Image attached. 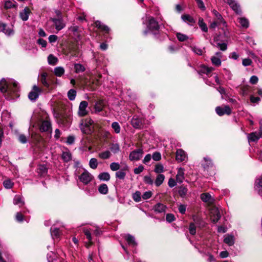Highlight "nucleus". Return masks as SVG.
I'll return each mask as SVG.
<instances>
[{
  "mask_svg": "<svg viewBox=\"0 0 262 262\" xmlns=\"http://www.w3.org/2000/svg\"><path fill=\"white\" fill-rule=\"evenodd\" d=\"M143 153V150L141 148L134 150L130 152L129 159L132 161L139 160L142 157Z\"/></svg>",
  "mask_w": 262,
  "mask_h": 262,
  "instance_id": "nucleus-4",
  "label": "nucleus"
},
{
  "mask_svg": "<svg viewBox=\"0 0 262 262\" xmlns=\"http://www.w3.org/2000/svg\"><path fill=\"white\" fill-rule=\"evenodd\" d=\"M201 199L203 202L207 203L209 205H212L214 202V199L208 193L201 194Z\"/></svg>",
  "mask_w": 262,
  "mask_h": 262,
  "instance_id": "nucleus-14",
  "label": "nucleus"
},
{
  "mask_svg": "<svg viewBox=\"0 0 262 262\" xmlns=\"http://www.w3.org/2000/svg\"><path fill=\"white\" fill-rule=\"evenodd\" d=\"M181 18L184 22L188 23L190 25H192L195 23L194 18L189 14L182 15Z\"/></svg>",
  "mask_w": 262,
  "mask_h": 262,
  "instance_id": "nucleus-21",
  "label": "nucleus"
},
{
  "mask_svg": "<svg viewBox=\"0 0 262 262\" xmlns=\"http://www.w3.org/2000/svg\"><path fill=\"white\" fill-rule=\"evenodd\" d=\"M79 179L82 183L86 185L93 179V176L87 170H84L79 177Z\"/></svg>",
  "mask_w": 262,
  "mask_h": 262,
  "instance_id": "nucleus-7",
  "label": "nucleus"
},
{
  "mask_svg": "<svg viewBox=\"0 0 262 262\" xmlns=\"http://www.w3.org/2000/svg\"><path fill=\"white\" fill-rule=\"evenodd\" d=\"M39 129L41 132H49L51 129V123L49 120L46 119L41 121Z\"/></svg>",
  "mask_w": 262,
  "mask_h": 262,
  "instance_id": "nucleus-13",
  "label": "nucleus"
},
{
  "mask_svg": "<svg viewBox=\"0 0 262 262\" xmlns=\"http://www.w3.org/2000/svg\"><path fill=\"white\" fill-rule=\"evenodd\" d=\"M204 160L205 161L206 163L203 164V166L204 168H206L208 167L209 166L212 165V161L211 160L208 158V157H205L204 158Z\"/></svg>",
  "mask_w": 262,
  "mask_h": 262,
  "instance_id": "nucleus-58",
  "label": "nucleus"
},
{
  "mask_svg": "<svg viewBox=\"0 0 262 262\" xmlns=\"http://www.w3.org/2000/svg\"><path fill=\"white\" fill-rule=\"evenodd\" d=\"M112 156L110 151L106 150L101 152L99 153L98 157L101 159L105 160L109 159Z\"/></svg>",
  "mask_w": 262,
  "mask_h": 262,
  "instance_id": "nucleus-29",
  "label": "nucleus"
},
{
  "mask_svg": "<svg viewBox=\"0 0 262 262\" xmlns=\"http://www.w3.org/2000/svg\"><path fill=\"white\" fill-rule=\"evenodd\" d=\"M38 173L41 175H43L47 173V168L44 165L39 166L38 169Z\"/></svg>",
  "mask_w": 262,
  "mask_h": 262,
  "instance_id": "nucleus-54",
  "label": "nucleus"
},
{
  "mask_svg": "<svg viewBox=\"0 0 262 262\" xmlns=\"http://www.w3.org/2000/svg\"><path fill=\"white\" fill-rule=\"evenodd\" d=\"M99 192L102 194H106L108 193V189L106 184H102L98 187Z\"/></svg>",
  "mask_w": 262,
  "mask_h": 262,
  "instance_id": "nucleus-31",
  "label": "nucleus"
},
{
  "mask_svg": "<svg viewBox=\"0 0 262 262\" xmlns=\"http://www.w3.org/2000/svg\"><path fill=\"white\" fill-rule=\"evenodd\" d=\"M152 159L155 161H158L161 159V155L159 152H155L152 156Z\"/></svg>",
  "mask_w": 262,
  "mask_h": 262,
  "instance_id": "nucleus-59",
  "label": "nucleus"
},
{
  "mask_svg": "<svg viewBox=\"0 0 262 262\" xmlns=\"http://www.w3.org/2000/svg\"><path fill=\"white\" fill-rule=\"evenodd\" d=\"M260 137L257 132H252L248 136V140L252 142H256L258 140Z\"/></svg>",
  "mask_w": 262,
  "mask_h": 262,
  "instance_id": "nucleus-26",
  "label": "nucleus"
},
{
  "mask_svg": "<svg viewBox=\"0 0 262 262\" xmlns=\"http://www.w3.org/2000/svg\"><path fill=\"white\" fill-rule=\"evenodd\" d=\"M148 28L151 31H157L159 29V26L157 21L152 17L149 16L148 17Z\"/></svg>",
  "mask_w": 262,
  "mask_h": 262,
  "instance_id": "nucleus-10",
  "label": "nucleus"
},
{
  "mask_svg": "<svg viewBox=\"0 0 262 262\" xmlns=\"http://www.w3.org/2000/svg\"><path fill=\"white\" fill-rule=\"evenodd\" d=\"M239 23L242 27L247 28L249 27V21L245 17H241L239 19Z\"/></svg>",
  "mask_w": 262,
  "mask_h": 262,
  "instance_id": "nucleus-34",
  "label": "nucleus"
},
{
  "mask_svg": "<svg viewBox=\"0 0 262 262\" xmlns=\"http://www.w3.org/2000/svg\"><path fill=\"white\" fill-rule=\"evenodd\" d=\"M48 62L50 64L55 65L58 61L57 58L53 55H50L48 58Z\"/></svg>",
  "mask_w": 262,
  "mask_h": 262,
  "instance_id": "nucleus-45",
  "label": "nucleus"
},
{
  "mask_svg": "<svg viewBox=\"0 0 262 262\" xmlns=\"http://www.w3.org/2000/svg\"><path fill=\"white\" fill-rule=\"evenodd\" d=\"M1 31L8 36H12L14 34L13 27L8 26L5 23L2 24V28L1 29Z\"/></svg>",
  "mask_w": 262,
  "mask_h": 262,
  "instance_id": "nucleus-11",
  "label": "nucleus"
},
{
  "mask_svg": "<svg viewBox=\"0 0 262 262\" xmlns=\"http://www.w3.org/2000/svg\"><path fill=\"white\" fill-rule=\"evenodd\" d=\"M152 193L151 191H148L145 192L142 195V197L144 200H147L149 199L152 196Z\"/></svg>",
  "mask_w": 262,
  "mask_h": 262,
  "instance_id": "nucleus-61",
  "label": "nucleus"
},
{
  "mask_svg": "<svg viewBox=\"0 0 262 262\" xmlns=\"http://www.w3.org/2000/svg\"><path fill=\"white\" fill-rule=\"evenodd\" d=\"M226 2L236 13H241L242 11L239 5L234 0H227Z\"/></svg>",
  "mask_w": 262,
  "mask_h": 262,
  "instance_id": "nucleus-15",
  "label": "nucleus"
},
{
  "mask_svg": "<svg viewBox=\"0 0 262 262\" xmlns=\"http://www.w3.org/2000/svg\"><path fill=\"white\" fill-rule=\"evenodd\" d=\"M11 89V84H8L6 80L4 78L2 79L0 81V91L2 93H6L8 89Z\"/></svg>",
  "mask_w": 262,
  "mask_h": 262,
  "instance_id": "nucleus-18",
  "label": "nucleus"
},
{
  "mask_svg": "<svg viewBox=\"0 0 262 262\" xmlns=\"http://www.w3.org/2000/svg\"><path fill=\"white\" fill-rule=\"evenodd\" d=\"M13 204L15 205H17L19 207H21L25 204V203L20 195H16L13 199Z\"/></svg>",
  "mask_w": 262,
  "mask_h": 262,
  "instance_id": "nucleus-25",
  "label": "nucleus"
},
{
  "mask_svg": "<svg viewBox=\"0 0 262 262\" xmlns=\"http://www.w3.org/2000/svg\"><path fill=\"white\" fill-rule=\"evenodd\" d=\"M123 237L129 246L135 247L137 246V243L136 242L134 236L128 234H125Z\"/></svg>",
  "mask_w": 262,
  "mask_h": 262,
  "instance_id": "nucleus-16",
  "label": "nucleus"
},
{
  "mask_svg": "<svg viewBox=\"0 0 262 262\" xmlns=\"http://www.w3.org/2000/svg\"><path fill=\"white\" fill-rule=\"evenodd\" d=\"M214 41L215 42L216 45H214L215 46L220 49L222 51H225L227 48V44L225 43H221L219 42H217L216 38H214Z\"/></svg>",
  "mask_w": 262,
  "mask_h": 262,
  "instance_id": "nucleus-37",
  "label": "nucleus"
},
{
  "mask_svg": "<svg viewBox=\"0 0 262 262\" xmlns=\"http://www.w3.org/2000/svg\"><path fill=\"white\" fill-rule=\"evenodd\" d=\"M176 36L178 39L180 41H184L188 39V37L186 35L181 33H177Z\"/></svg>",
  "mask_w": 262,
  "mask_h": 262,
  "instance_id": "nucleus-49",
  "label": "nucleus"
},
{
  "mask_svg": "<svg viewBox=\"0 0 262 262\" xmlns=\"http://www.w3.org/2000/svg\"><path fill=\"white\" fill-rule=\"evenodd\" d=\"M187 155L186 152L182 149L177 150L176 153V159L179 162H182L186 160Z\"/></svg>",
  "mask_w": 262,
  "mask_h": 262,
  "instance_id": "nucleus-12",
  "label": "nucleus"
},
{
  "mask_svg": "<svg viewBox=\"0 0 262 262\" xmlns=\"http://www.w3.org/2000/svg\"><path fill=\"white\" fill-rule=\"evenodd\" d=\"M213 70H214V69L213 68H208V67H204L202 68V70L203 73L208 75L209 73H210Z\"/></svg>",
  "mask_w": 262,
  "mask_h": 262,
  "instance_id": "nucleus-63",
  "label": "nucleus"
},
{
  "mask_svg": "<svg viewBox=\"0 0 262 262\" xmlns=\"http://www.w3.org/2000/svg\"><path fill=\"white\" fill-rule=\"evenodd\" d=\"M4 187L7 189H10L13 186V183L10 180H7L3 182Z\"/></svg>",
  "mask_w": 262,
  "mask_h": 262,
  "instance_id": "nucleus-53",
  "label": "nucleus"
},
{
  "mask_svg": "<svg viewBox=\"0 0 262 262\" xmlns=\"http://www.w3.org/2000/svg\"><path fill=\"white\" fill-rule=\"evenodd\" d=\"M252 60L249 58L244 59L242 61V64L245 67L250 66Z\"/></svg>",
  "mask_w": 262,
  "mask_h": 262,
  "instance_id": "nucleus-64",
  "label": "nucleus"
},
{
  "mask_svg": "<svg viewBox=\"0 0 262 262\" xmlns=\"http://www.w3.org/2000/svg\"><path fill=\"white\" fill-rule=\"evenodd\" d=\"M198 25L203 31L205 32H207L208 28L206 24L204 22V20L202 18L200 17L199 18Z\"/></svg>",
  "mask_w": 262,
  "mask_h": 262,
  "instance_id": "nucleus-33",
  "label": "nucleus"
},
{
  "mask_svg": "<svg viewBox=\"0 0 262 262\" xmlns=\"http://www.w3.org/2000/svg\"><path fill=\"white\" fill-rule=\"evenodd\" d=\"M212 12L214 16V18L213 21L209 26L210 28L214 29L217 26L221 27L223 29L227 27V23L222 15L214 9L212 10Z\"/></svg>",
  "mask_w": 262,
  "mask_h": 262,
  "instance_id": "nucleus-1",
  "label": "nucleus"
},
{
  "mask_svg": "<svg viewBox=\"0 0 262 262\" xmlns=\"http://www.w3.org/2000/svg\"><path fill=\"white\" fill-rule=\"evenodd\" d=\"M212 63L215 66L219 67L221 64V60L220 58L212 56L211 58Z\"/></svg>",
  "mask_w": 262,
  "mask_h": 262,
  "instance_id": "nucleus-47",
  "label": "nucleus"
},
{
  "mask_svg": "<svg viewBox=\"0 0 262 262\" xmlns=\"http://www.w3.org/2000/svg\"><path fill=\"white\" fill-rule=\"evenodd\" d=\"M110 169L112 171H117L120 169V164L117 162H113L110 164Z\"/></svg>",
  "mask_w": 262,
  "mask_h": 262,
  "instance_id": "nucleus-51",
  "label": "nucleus"
},
{
  "mask_svg": "<svg viewBox=\"0 0 262 262\" xmlns=\"http://www.w3.org/2000/svg\"><path fill=\"white\" fill-rule=\"evenodd\" d=\"M85 69L84 67L80 63H75L74 64V70L75 73H79L83 72L85 71Z\"/></svg>",
  "mask_w": 262,
  "mask_h": 262,
  "instance_id": "nucleus-36",
  "label": "nucleus"
},
{
  "mask_svg": "<svg viewBox=\"0 0 262 262\" xmlns=\"http://www.w3.org/2000/svg\"><path fill=\"white\" fill-rule=\"evenodd\" d=\"M95 25L96 27L100 29L103 31L105 32L106 33H108L110 31V29L107 26L103 24L101 21L99 20L96 21L95 22Z\"/></svg>",
  "mask_w": 262,
  "mask_h": 262,
  "instance_id": "nucleus-23",
  "label": "nucleus"
},
{
  "mask_svg": "<svg viewBox=\"0 0 262 262\" xmlns=\"http://www.w3.org/2000/svg\"><path fill=\"white\" fill-rule=\"evenodd\" d=\"M215 111L217 114L221 116L225 114L230 115L231 113V110L228 105H226L223 107L217 106L215 108Z\"/></svg>",
  "mask_w": 262,
  "mask_h": 262,
  "instance_id": "nucleus-9",
  "label": "nucleus"
},
{
  "mask_svg": "<svg viewBox=\"0 0 262 262\" xmlns=\"http://www.w3.org/2000/svg\"><path fill=\"white\" fill-rule=\"evenodd\" d=\"M125 175L126 173L122 171H118L115 173L116 177L121 180L124 179Z\"/></svg>",
  "mask_w": 262,
  "mask_h": 262,
  "instance_id": "nucleus-56",
  "label": "nucleus"
},
{
  "mask_svg": "<svg viewBox=\"0 0 262 262\" xmlns=\"http://www.w3.org/2000/svg\"><path fill=\"white\" fill-rule=\"evenodd\" d=\"M132 125L136 128H139L142 125V122L140 119L134 117L132 120Z\"/></svg>",
  "mask_w": 262,
  "mask_h": 262,
  "instance_id": "nucleus-24",
  "label": "nucleus"
},
{
  "mask_svg": "<svg viewBox=\"0 0 262 262\" xmlns=\"http://www.w3.org/2000/svg\"><path fill=\"white\" fill-rule=\"evenodd\" d=\"M89 166L90 167L93 169H95L97 168L98 166V161L96 158H92L90 159L89 162Z\"/></svg>",
  "mask_w": 262,
  "mask_h": 262,
  "instance_id": "nucleus-42",
  "label": "nucleus"
},
{
  "mask_svg": "<svg viewBox=\"0 0 262 262\" xmlns=\"http://www.w3.org/2000/svg\"><path fill=\"white\" fill-rule=\"evenodd\" d=\"M76 92L74 89H70L68 92V97L69 100H74L75 99Z\"/></svg>",
  "mask_w": 262,
  "mask_h": 262,
  "instance_id": "nucleus-44",
  "label": "nucleus"
},
{
  "mask_svg": "<svg viewBox=\"0 0 262 262\" xmlns=\"http://www.w3.org/2000/svg\"><path fill=\"white\" fill-rule=\"evenodd\" d=\"M166 220L168 222L171 223L175 220V217L173 214L168 213L166 216Z\"/></svg>",
  "mask_w": 262,
  "mask_h": 262,
  "instance_id": "nucleus-60",
  "label": "nucleus"
},
{
  "mask_svg": "<svg viewBox=\"0 0 262 262\" xmlns=\"http://www.w3.org/2000/svg\"><path fill=\"white\" fill-rule=\"evenodd\" d=\"M188 189L183 186L179 187L178 193L182 198H184L187 194Z\"/></svg>",
  "mask_w": 262,
  "mask_h": 262,
  "instance_id": "nucleus-38",
  "label": "nucleus"
},
{
  "mask_svg": "<svg viewBox=\"0 0 262 262\" xmlns=\"http://www.w3.org/2000/svg\"><path fill=\"white\" fill-rule=\"evenodd\" d=\"M17 3L14 0H8L5 2L4 8L6 9L16 8L17 7Z\"/></svg>",
  "mask_w": 262,
  "mask_h": 262,
  "instance_id": "nucleus-22",
  "label": "nucleus"
},
{
  "mask_svg": "<svg viewBox=\"0 0 262 262\" xmlns=\"http://www.w3.org/2000/svg\"><path fill=\"white\" fill-rule=\"evenodd\" d=\"M30 13V9L26 7L19 12V17L23 21H27L28 19Z\"/></svg>",
  "mask_w": 262,
  "mask_h": 262,
  "instance_id": "nucleus-19",
  "label": "nucleus"
},
{
  "mask_svg": "<svg viewBox=\"0 0 262 262\" xmlns=\"http://www.w3.org/2000/svg\"><path fill=\"white\" fill-rule=\"evenodd\" d=\"M47 77V73H43L42 74H41L40 80L41 82L42 83V84L44 86H45L46 87H48L49 85L46 80Z\"/></svg>",
  "mask_w": 262,
  "mask_h": 262,
  "instance_id": "nucleus-43",
  "label": "nucleus"
},
{
  "mask_svg": "<svg viewBox=\"0 0 262 262\" xmlns=\"http://www.w3.org/2000/svg\"><path fill=\"white\" fill-rule=\"evenodd\" d=\"M210 213L211 220L214 223H217L221 217L219 209L215 206L211 207Z\"/></svg>",
  "mask_w": 262,
  "mask_h": 262,
  "instance_id": "nucleus-6",
  "label": "nucleus"
},
{
  "mask_svg": "<svg viewBox=\"0 0 262 262\" xmlns=\"http://www.w3.org/2000/svg\"><path fill=\"white\" fill-rule=\"evenodd\" d=\"M93 123V120L90 118L82 120L79 126L82 132L86 134H90L92 132L91 125Z\"/></svg>",
  "mask_w": 262,
  "mask_h": 262,
  "instance_id": "nucleus-2",
  "label": "nucleus"
},
{
  "mask_svg": "<svg viewBox=\"0 0 262 262\" xmlns=\"http://www.w3.org/2000/svg\"><path fill=\"white\" fill-rule=\"evenodd\" d=\"M51 234L53 238H57L60 235V231L58 228L52 227L51 228Z\"/></svg>",
  "mask_w": 262,
  "mask_h": 262,
  "instance_id": "nucleus-28",
  "label": "nucleus"
},
{
  "mask_svg": "<svg viewBox=\"0 0 262 262\" xmlns=\"http://www.w3.org/2000/svg\"><path fill=\"white\" fill-rule=\"evenodd\" d=\"M18 139L19 141L23 144L26 143L28 141L27 138L24 134H20L18 135Z\"/></svg>",
  "mask_w": 262,
  "mask_h": 262,
  "instance_id": "nucleus-57",
  "label": "nucleus"
},
{
  "mask_svg": "<svg viewBox=\"0 0 262 262\" xmlns=\"http://www.w3.org/2000/svg\"><path fill=\"white\" fill-rule=\"evenodd\" d=\"M112 127L114 129L115 132L118 134L120 132V126L117 122H114L112 124Z\"/></svg>",
  "mask_w": 262,
  "mask_h": 262,
  "instance_id": "nucleus-50",
  "label": "nucleus"
},
{
  "mask_svg": "<svg viewBox=\"0 0 262 262\" xmlns=\"http://www.w3.org/2000/svg\"><path fill=\"white\" fill-rule=\"evenodd\" d=\"M64 69L62 67H58L55 68L54 69L55 75L57 76L60 77L64 74Z\"/></svg>",
  "mask_w": 262,
  "mask_h": 262,
  "instance_id": "nucleus-39",
  "label": "nucleus"
},
{
  "mask_svg": "<svg viewBox=\"0 0 262 262\" xmlns=\"http://www.w3.org/2000/svg\"><path fill=\"white\" fill-rule=\"evenodd\" d=\"M133 199L136 202H139L141 201V193L137 191L133 195Z\"/></svg>",
  "mask_w": 262,
  "mask_h": 262,
  "instance_id": "nucleus-46",
  "label": "nucleus"
},
{
  "mask_svg": "<svg viewBox=\"0 0 262 262\" xmlns=\"http://www.w3.org/2000/svg\"><path fill=\"white\" fill-rule=\"evenodd\" d=\"M164 178H165V177L163 174H158L157 176L156 181H155V185L157 186H160L163 182Z\"/></svg>",
  "mask_w": 262,
  "mask_h": 262,
  "instance_id": "nucleus-35",
  "label": "nucleus"
},
{
  "mask_svg": "<svg viewBox=\"0 0 262 262\" xmlns=\"http://www.w3.org/2000/svg\"><path fill=\"white\" fill-rule=\"evenodd\" d=\"M189 232L192 235H194L196 233V227L194 223H191L189 225Z\"/></svg>",
  "mask_w": 262,
  "mask_h": 262,
  "instance_id": "nucleus-55",
  "label": "nucleus"
},
{
  "mask_svg": "<svg viewBox=\"0 0 262 262\" xmlns=\"http://www.w3.org/2000/svg\"><path fill=\"white\" fill-rule=\"evenodd\" d=\"M224 242L229 246H231L234 243V237L232 235H228L224 238Z\"/></svg>",
  "mask_w": 262,
  "mask_h": 262,
  "instance_id": "nucleus-40",
  "label": "nucleus"
},
{
  "mask_svg": "<svg viewBox=\"0 0 262 262\" xmlns=\"http://www.w3.org/2000/svg\"><path fill=\"white\" fill-rule=\"evenodd\" d=\"M105 106L104 101L102 100L98 101L95 105V109L96 112H100L103 110L104 106Z\"/></svg>",
  "mask_w": 262,
  "mask_h": 262,
  "instance_id": "nucleus-27",
  "label": "nucleus"
},
{
  "mask_svg": "<svg viewBox=\"0 0 262 262\" xmlns=\"http://www.w3.org/2000/svg\"><path fill=\"white\" fill-rule=\"evenodd\" d=\"M41 90L38 86L34 85L31 92L28 94V98L31 101H35L38 98Z\"/></svg>",
  "mask_w": 262,
  "mask_h": 262,
  "instance_id": "nucleus-5",
  "label": "nucleus"
},
{
  "mask_svg": "<svg viewBox=\"0 0 262 262\" xmlns=\"http://www.w3.org/2000/svg\"><path fill=\"white\" fill-rule=\"evenodd\" d=\"M62 158L66 162H68L71 160V154L69 151H64L62 154Z\"/></svg>",
  "mask_w": 262,
  "mask_h": 262,
  "instance_id": "nucleus-41",
  "label": "nucleus"
},
{
  "mask_svg": "<svg viewBox=\"0 0 262 262\" xmlns=\"http://www.w3.org/2000/svg\"><path fill=\"white\" fill-rule=\"evenodd\" d=\"M98 178L101 181H108L110 180L111 176L108 172H103L100 173L98 176Z\"/></svg>",
  "mask_w": 262,
  "mask_h": 262,
  "instance_id": "nucleus-30",
  "label": "nucleus"
},
{
  "mask_svg": "<svg viewBox=\"0 0 262 262\" xmlns=\"http://www.w3.org/2000/svg\"><path fill=\"white\" fill-rule=\"evenodd\" d=\"M110 149L114 154H116L120 151V146L118 143H111L110 145Z\"/></svg>",
  "mask_w": 262,
  "mask_h": 262,
  "instance_id": "nucleus-32",
  "label": "nucleus"
},
{
  "mask_svg": "<svg viewBox=\"0 0 262 262\" xmlns=\"http://www.w3.org/2000/svg\"><path fill=\"white\" fill-rule=\"evenodd\" d=\"M166 209L167 207L160 203L156 204L153 208L154 211L158 213H165Z\"/></svg>",
  "mask_w": 262,
  "mask_h": 262,
  "instance_id": "nucleus-20",
  "label": "nucleus"
},
{
  "mask_svg": "<svg viewBox=\"0 0 262 262\" xmlns=\"http://www.w3.org/2000/svg\"><path fill=\"white\" fill-rule=\"evenodd\" d=\"M185 169L183 168L180 167L178 169L177 174L176 175V181L179 183H182L185 179Z\"/></svg>",
  "mask_w": 262,
  "mask_h": 262,
  "instance_id": "nucleus-17",
  "label": "nucleus"
},
{
  "mask_svg": "<svg viewBox=\"0 0 262 262\" xmlns=\"http://www.w3.org/2000/svg\"><path fill=\"white\" fill-rule=\"evenodd\" d=\"M84 234L86 235L87 238L89 239V244H86V246L88 248L92 244L91 234L90 232L88 230H87V229L84 230Z\"/></svg>",
  "mask_w": 262,
  "mask_h": 262,
  "instance_id": "nucleus-48",
  "label": "nucleus"
},
{
  "mask_svg": "<svg viewBox=\"0 0 262 262\" xmlns=\"http://www.w3.org/2000/svg\"><path fill=\"white\" fill-rule=\"evenodd\" d=\"M88 106V103L86 101H82L79 104L78 114L80 117H83L86 115L88 111L86 108Z\"/></svg>",
  "mask_w": 262,
  "mask_h": 262,
  "instance_id": "nucleus-8",
  "label": "nucleus"
},
{
  "mask_svg": "<svg viewBox=\"0 0 262 262\" xmlns=\"http://www.w3.org/2000/svg\"><path fill=\"white\" fill-rule=\"evenodd\" d=\"M164 171L163 166L161 164H157L155 166V172L157 173H160Z\"/></svg>",
  "mask_w": 262,
  "mask_h": 262,
  "instance_id": "nucleus-52",
  "label": "nucleus"
},
{
  "mask_svg": "<svg viewBox=\"0 0 262 262\" xmlns=\"http://www.w3.org/2000/svg\"><path fill=\"white\" fill-rule=\"evenodd\" d=\"M57 14L58 18H51V20L55 26L56 29L57 31H60L66 26V24H64L59 12H58Z\"/></svg>",
  "mask_w": 262,
  "mask_h": 262,
  "instance_id": "nucleus-3",
  "label": "nucleus"
},
{
  "mask_svg": "<svg viewBox=\"0 0 262 262\" xmlns=\"http://www.w3.org/2000/svg\"><path fill=\"white\" fill-rule=\"evenodd\" d=\"M198 7L203 11H204L206 9L205 6L202 0H195Z\"/></svg>",
  "mask_w": 262,
  "mask_h": 262,
  "instance_id": "nucleus-62",
  "label": "nucleus"
}]
</instances>
